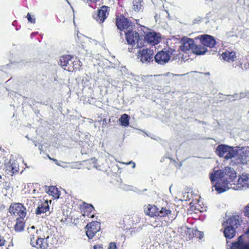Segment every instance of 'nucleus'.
<instances>
[{
    "instance_id": "obj_21",
    "label": "nucleus",
    "mask_w": 249,
    "mask_h": 249,
    "mask_svg": "<svg viewBox=\"0 0 249 249\" xmlns=\"http://www.w3.org/2000/svg\"><path fill=\"white\" fill-rule=\"evenodd\" d=\"M193 52L197 55L205 54L207 51L206 47L201 43L199 45H195L193 50Z\"/></svg>"
},
{
    "instance_id": "obj_37",
    "label": "nucleus",
    "mask_w": 249,
    "mask_h": 249,
    "mask_svg": "<svg viewBox=\"0 0 249 249\" xmlns=\"http://www.w3.org/2000/svg\"><path fill=\"white\" fill-rule=\"evenodd\" d=\"M5 240L4 238L0 235V246H2L4 245Z\"/></svg>"
},
{
    "instance_id": "obj_11",
    "label": "nucleus",
    "mask_w": 249,
    "mask_h": 249,
    "mask_svg": "<svg viewBox=\"0 0 249 249\" xmlns=\"http://www.w3.org/2000/svg\"><path fill=\"white\" fill-rule=\"evenodd\" d=\"M116 24L118 28L121 31L123 30L128 31V30H131L132 28V25H131V23L128 21L126 18L123 16H121L120 18H117Z\"/></svg>"
},
{
    "instance_id": "obj_12",
    "label": "nucleus",
    "mask_w": 249,
    "mask_h": 249,
    "mask_svg": "<svg viewBox=\"0 0 249 249\" xmlns=\"http://www.w3.org/2000/svg\"><path fill=\"white\" fill-rule=\"evenodd\" d=\"M145 41L151 45H155L159 43L160 36L155 32H149L144 37Z\"/></svg>"
},
{
    "instance_id": "obj_2",
    "label": "nucleus",
    "mask_w": 249,
    "mask_h": 249,
    "mask_svg": "<svg viewBox=\"0 0 249 249\" xmlns=\"http://www.w3.org/2000/svg\"><path fill=\"white\" fill-rule=\"evenodd\" d=\"M35 226H33L28 229L29 233L30 234V239L31 245L38 249H46L49 246L51 239L53 237L49 235H40L41 231L36 230L35 231Z\"/></svg>"
},
{
    "instance_id": "obj_17",
    "label": "nucleus",
    "mask_w": 249,
    "mask_h": 249,
    "mask_svg": "<svg viewBox=\"0 0 249 249\" xmlns=\"http://www.w3.org/2000/svg\"><path fill=\"white\" fill-rule=\"evenodd\" d=\"M240 220L239 216H231L224 221L223 226H228L229 227L233 228L235 230L240 225Z\"/></svg>"
},
{
    "instance_id": "obj_25",
    "label": "nucleus",
    "mask_w": 249,
    "mask_h": 249,
    "mask_svg": "<svg viewBox=\"0 0 249 249\" xmlns=\"http://www.w3.org/2000/svg\"><path fill=\"white\" fill-rule=\"evenodd\" d=\"M129 116L126 114H124L121 116L119 121L121 124L123 126H127L129 124Z\"/></svg>"
},
{
    "instance_id": "obj_6",
    "label": "nucleus",
    "mask_w": 249,
    "mask_h": 249,
    "mask_svg": "<svg viewBox=\"0 0 249 249\" xmlns=\"http://www.w3.org/2000/svg\"><path fill=\"white\" fill-rule=\"evenodd\" d=\"M248 161H249V151L237 147L232 161L237 164H247Z\"/></svg>"
},
{
    "instance_id": "obj_43",
    "label": "nucleus",
    "mask_w": 249,
    "mask_h": 249,
    "mask_svg": "<svg viewBox=\"0 0 249 249\" xmlns=\"http://www.w3.org/2000/svg\"><path fill=\"white\" fill-rule=\"evenodd\" d=\"M35 146H37V144L36 142H35Z\"/></svg>"
},
{
    "instance_id": "obj_5",
    "label": "nucleus",
    "mask_w": 249,
    "mask_h": 249,
    "mask_svg": "<svg viewBox=\"0 0 249 249\" xmlns=\"http://www.w3.org/2000/svg\"><path fill=\"white\" fill-rule=\"evenodd\" d=\"M174 52L175 50L171 48L160 51L155 55V61L159 64L164 65L168 62Z\"/></svg>"
},
{
    "instance_id": "obj_33",
    "label": "nucleus",
    "mask_w": 249,
    "mask_h": 249,
    "mask_svg": "<svg viewBox=\"0 0 249 249\" xmlns=\"http://www.w3.org/2000/svg\"><path fill=\"white\" fill-rule=\"evenodd\" d=\"M245 97L249 98V92H241L240 93L239 98H243Z\"/></svg>"
},
{
    "instance_id": "obj_44",
    "label": "nucleus",
    "mask_w": 249,
    "mask_h": 249,
    "mask_svg": "<svg viewBox=\"0 0 249 249\" xmlns=\"http://www.w3.org/2000/svg\"><path fill=\"white\" fill-rule=\"evenodd\" d=\"M1 178V176L0 175V178Z\"/></svg>"
},
{
    "instance_id": "obj_13",
    "label": "nucleus",
    "mask_w": 249,
    "mask_h": 249,
    "mask_svg": "<svg viewBox=\"0 0 249 249\" xmlns=\"http://www.w3.org/2000/svg\"><path fill=\"white\" fill-rule=\"evenodd\" d=\"M6 171L8 174L12 175L18 172L19 166L18 162L14 159H10L9 161L5 164Z\"/></svg>"
},
{
    "instance_id": "obj_34",
    "label": "nucleus",
    "mask_w": 249,
    "mask_h": 249,
    "mask_svg": "<svg viewBox=\"0 0 249 249\" xmlns=\"http://www.w3.org/2000/svg\"><path fill=\"white\" fill-rule=\"evenodd\" d=\"M244 213L245 215L246 216L249 217V204L248 205H247L245 208Z\"/></svg>"
},
{
    "instance_id": "obj_26",
    "label": "nucleus",
    "mask_w": 249,
    "mask_h": 249,
    "mask_svg": "<svg viewBox=\"0 0 249 249\" xmlns=\"http://www.w3.org/2000/svg\"><path fill=\"white\" fill-rule=\"evenodd\" d=\"M71 56L69 55H63L60 57L59 59V63L61 66L64 69L66 66H68L69 61H70Z\"/></svg>"
},
{
    "instance_id": "obj_29",
    "label": "nucleus",
    "mask_w": 249,
    "mask_h": 249,
    "mask_svg": "<svg viewBox=\"0 0 249 249\" xmlns=\"http://www.w3.org/2000/svg\"><path fill=\"white\" fill-rule=\"evenodd\" d=\"M142 1V0H133V9L135 12H138L141 9Z\"/></svg>"
},
{
    "instance_id": "obj_23",
    "label": "nucleus",
    "mask_w": 249,
    "mask_h": 249,
    "mask_svg": "<svg viewBox=\"0 0 249 249\" xmlns=\"http://www.w3.org/2000/svg\"><path fill=\"white\" fill-rule=\"evenodd\" d=\"M47 193L55 198H58L60 195V192L55 186H50L48 188Z\"/></svg>"
},
{
    "instance_id": "obj_30",
    "label": "nucleus",
    "mask_w": 249,
    "mask_h": 249,
    "mask_svg": "<svg viewBox=\"0 0 249 249\" xmlns=\"http://www.w3.org/2000/svg\"><path fill=\"white\" fill-rule=\"evenodd\" d=\"M73 59L74 58L71 56L70 61H69L68 66L64 68V70H67L69 71H73Z\"/></svg>"
},
{
    "instance_id": "obj_41",
    "label": "nucleus",
    "mask_w": 249,
    "mask_h": 249,
    "mask_svg": "<svg viewBox=\"0 0 249 249\" xmlns=\"http://www.w3.org/2000/svg\"><path fill=\"white\" fill-rule=\"evenodd\" d=\"M26 138H27L28 140H30L28 135L26 136Z\"/></svg>"
},
{
    "instance_id": "obj_32",
    "label": "nucleus",
    "mask_w": 249,
    "mask_h": 249,
    "mask_svg": "<svg viewBox=\"0 0 249 249\" xmlns=\"http://www.w3.org/2000/svg\"><path fill=\"white\" fill-rule=\"evenodd\" d=\"M28 20L33 23H35L36 18L34 17H32L29 13H28L27 15Z\"/></svg>"
},
{
    "instance_id": "obj_31",
    "label": "nucleus",
    "mask_w": 249,
    "mask_h": 249,
    "mask_svg": "<svg viewBox=\"0 0 249 249\" xmlns=\"http://www.w3.org/2000/svg\"><path fill=\"white\" fill-rule=\"evenodd\" d=\"M73 71L77 70L81 66V62L79 60L73 59Z\"/></svg>"
},
{
    "instance_id": "obj_18",
    "label": "nucleus",
    "mask_w": 249,
    "mask_h": 249,
    "mask_svg": "<svg viewBox=\"0 0 249 249\" xmlns=\"http://www.w3.org/2000/svg\"><path fill=\"white\" fill-rule=\"evenodd\" d=\"M201 43L204 46L209 48L214 47L216 41L214 38L211 36L204 35L201 36Z\"/></svg>"
},
{
    "instance_id": "obj_22",
    "label": "nucleus",
    "mask_w": 249,
    "mask_h": 249,
    "mask_svg": "<svg viewBox=\"0 0 249 249\" xmlns=\"http://www.w3.org/2000/svg\"><path fill=\"white\" fill-rule=\"evenodd\" d=\"M83 206L86 209V211H84L82 215L83 216H87L89 217L93 218L94 217V214H91V212L94 210V207L92 205L88 204H84Z\"/></svg>"
},
{
    "instance_id": "obj_9",
    "label": "nucleus",
    "mask_w": 249,
    "mask_h": 249,
    "mask_svg": "<svg viewBox=\"0 0 249 249\" xmlns=\"http://www.w3.org/2000/svg\"><path fill=\"white\" fill-rule=\"evenodd\" d=\"M154 51L151 49H144L138 52V58L142 63H147L153 60Z\"/></svg>"
},
{
    "instance_id": "obj_20",
    "label": "nucleus",
    "mask_w": 249,
    "mask_h": 249,
    "mask_svg": "<svg viewBox=\"0 0 249 249\" xmlns=\"http://www.w3.org/2000/svg\"><path fill=\"white\" fill-rule=\"evenodd\" d=\"M224 227V233L227 239H231L235 235V230L233 228L229 227L228 226H223Z\"/></svg>"
},
{
    "instance_id": "obj_39",
    "label": "nucleus",
    "mask_w": 249,
    "mask_h": 249,
    "mask_svg": "<svg viewBox=\"0 0 249 249\" xmlns=\"http://www.w3.org/2000/svg\"><path fill=\"white\" fill-rule=\"evenodd\" d=\"M249 68V63H245L244 65V67L242 68V69L243 70H244V69H246L247 70V69H248Z\"/></svg>"
},
{
    "instance_id": "obj_40",
    "label": "nucleus",
    "mask_w": 249,
    "mask_h": 249,
    "mask_svg": "<svg viewBox=\"0 0 249 249\" xmlns=\"http://www.w3.org/2000/svg\"><path fill=\"white\" fill-rule=\"evenodd\" d=\"M102 248V245H100V244L95 245L93 247L94 249H100Z\"/></svg>"
},
{
    "instance_id": "obj_36",
    "label": "nucleus",
    "mask_w": 249,
    "mask_h": 249,
    "mask_svg": "<svg viewBox=\"0 0 249 249\" xmlns=\"http://www.w3.org/2000/svg\"><path fill=\"white\" fill-rule=\"evenodd\" d=\"M108 249H116V244L114 242L110 243Z\"/></svg>"
},
{
    "instance_id": "obj_16",
    "label": "nucleus",
    "mask_w": 249,
    "mask_h": 249,
    "mask_svg": "<svg viewBox=\"0 0 249 249\" xmlns=\"http://www.w3.org/2000/svg\"><path fill=\"white\" fill-rule=\"evenodd\" d=\"M221 59L231 63L237 59L236 52L232 50H227L221 54Z\"/></svg>"
},
{
    "instance_id": "obj_10",
    "label": "nucleus",
    "mask_w": 249,
    "mask_h": 249,
    "mask_svg": "<svg viewBox=\"0 0 249 249\" xmlns=\"http://www.w3.org/2000/svg\"><path fill=\"white\" fill-rule=\"evenodd\" d=\"M86 235L89 239H92L95 233L101 229V224L97 221L92 222L86 226Z\"/></svg>"
},
{
    "instance_id": "obj_42",
    "label": "nucleus",
    "mask_w": 249,
    "mask_h": 249,
    "mask_svg": "<svg viewBox=\"0 0 249 249\" xmlns=\"http://www.w3.org/2000/svg\"><path fill=\"white\" fill-rule=\"evenodd\" d=\"M49 158H50V159H51V160H54V159H52V158H50V157H49Z\"/></svg>"
},
{
    "instance_id": "obj_27",
    "label": "nucleus",
    "mask_w": 249,
    "mask_h": 249,
    "mask_svg": "<svg viewBox=\"0 0 249 249\" xmlns=\"http://www.w3.org/2000/svg\"><path fill=\"white\" fill-rule=\"evenodd\" d=\"M171 211L170 210L166 209L164 208H162L160 211L158 210L157 215L158 216L164 217L168 216L171 214Z\"/></svg>"
},
{
    "instance_id": "obj_38",
    "label": "nucleus",
    "mask_w": 249,
    "mask_h": 249,
    "mask_svg": "<svg viewBox=\"0 0 249 249\" xmlns=\"http://www.w3.org/2000/svg\"><path fill=\"white\" fill-rule=\"evenodd\" d=\"M122 163H123V164H127V165H128V164H130L132 163V164H133V165H132V168H135V166H136V164H135V163L134 162H132V161H130V162H128V163L122 162Z\"/></svg>"
},
{
    "instance_id": "obj_14",
    "label": "nucleus",
    "mask_w": 249,
    "mask_h": 249,
    "mask_svg": "<svg viewBox=\"0 0 249 249\" xmlns=\"http://www.w3.org/2000/svg\"><path fill=\"white\" fill-rule=\"evenodd\" d=\"M108 8V7L107 6H102L101 8L98 11L97 13L93 15V18L99 23L103 22L108 14L107 13Z\"/></svg>"
},
{
    "instance_id": "obj_1",
    "label": "nucleus",
    "mask_w": 249,
    "mask_h": 249,
    "mask_svg": "<svg viewBox=\"0 0 249 249\" xmlns=\"http://www.w3.org/2000/svg\"><path fill=\"white\" fill-rule=\"evenodd\" d=\"M236 177L235 170L231 167L222 169L214 168L210 174V178L218 193H222L231 188L235 190H245L249 188V174H243L239 177L237 184L232 182Z\"/></svg>"
},
{
    "instance_id": "obj_35",
    "label": "nucleus",
    "mask_w": 249,
    "mask_h": 249,
    "mask_svg": "<svg viewBox=\"0 0 249 249\" xmlns=\"http://www.w3.org/2000/svg\"><path fill=\"white\" fill-rule=\"evenodd\" d=\"M196 236L199 235L198 237L199 238V239H202L203 237V233H201L200 231H197V230H196L195 231V232L194 233Z\"/></svg>"
},
{
    "instance_id": "obj_4",
    "label": "nucleus",
    "mask_w": 249,
    "mask_h": 249,
    "mask_svg": "<svg viewBox=\"0 0 249 249\" xmlns=\"http://www.w3.org/2000/svg\"><path fill=\"white\" fill-rule=\"evenodd\" d=\"M237 147H231L228 145L220 144L218 145L216 149V154L221 158L225 160L233 159L235 154Z\"/></svg>"
},
{
    "instance_id": "obj_7",
    "label": "nucleus",
    "mask_w": 249,
    "mask_h": 249,
    "mask_svg": "<svg viewBox=\"0 0 249 249\" xmlns=\"http://www.w3.org/2000/svg\"><path fill=\"white\" fill-rule=\"evenodd\" d=\"M9 213L15 216H18L20 219L24 217L26 213L25 208L20 203L11 204L9 208Z\"/></svg>"
},
{
    "instance_id": "obj_24",
    "label": "nucleus",
    "mask_w": 249,
    "mask_h": 249,
    "mask_svg": "<svg viewBox=\"0 0 249 249\" xmlns=\"http://www.w3.org/2000/svg\"><path fill=\"white\" fill-rule=\"evenodd\" d=\"M49 210V205L47 203H45L39 205L36 211V214H40L46 212Z\"/></svg>"
},
{
    "instance_id": "obj_28",
    "label": "nucleus",
    "mask_w": 249,
    "mask_h": 249,
    "mask_svg": "<svg viewBox=\"0 0 249 249\" xmlns=\"http://www.w3.org/2000/svg\"><path fill=\"white\" fill-rule=\"evenodd\" d=\"M15 230L17 231H21L24 228V223L22 221L17 218V222L15 225Z\"/></svg>"
},
{
    "instance_id": "obj_3",
    "label": "nucleus",
    "mask_w": 249,
    "mask_h": 249,
    "mask_svg": "<svg viewBox=\"0 0 249 249\" xmlns=\"http://www.w3.org/2000/svg\"><path fill=\"white\" fill-rule=\"evenodd\" d=\"M124 33L126 41L129 44L137 48H141L144 46L142 36H140L136 31L131 29L124 31Z\"/></svg>"
},
{
    "instance_id": "obj_19",
    "label": "nucleus",
    "mask_w": 249,
    "mask_h": 249,
    "mask_svg": "<svg viewBox=\"0 0 249 249\" xmlns=\"http://www.w3.org/2000/svg\"><path fill=\"white\" fill-rule=\"evenodd\" d=\"M158 208L155 205L149 204L144 207V212L146 215L149 216H157Z\"/></svg>"
},
{
    "instance_id": "obj_8",
    "label": "nucleus",
    "mask_w": 249,
    "mask_h": 249,
    "mask_svg": "<svg viewBox=\"0 0 249 249\" xmlns=\"http://www.w3.org/2000/svg\"><path fill=\"white\" fill-rule=\"evenodd\" d=\"M245 235L248 237L247 243L244 242L243 236L238 238V240L232 243L230 247L231 249H249V229L246 231Z\"/></svg>"
},
{
    "instance_id": "obj_15",
    "label": "nucleus",
    "mask_w": 249,
    "mask_h": 249,
    "mask_svg": "<svg viewBox=\"0 0 249 249\" xmlns=\"http://www.w3.org/2000/svg\"><path fill=\"white\" fill-rule=\"evenodd\" d=\"M181 44L180 49L182 51L186 52L193 50L195 46L194 41L188 37H183L181 41Z\"/></svg>"
}]
</instances>
